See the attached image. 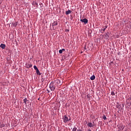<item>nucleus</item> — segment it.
Masks as SVG:
<instances>
[{
	"label": "nucleus",
	"mask_w": 131,
	"mask_h": 131,
	"mask_svg": "<svg viewBox=\"0 0 131 131\" xmlns=\"http://www.w3.org/2000/svg\"><path fill=\"white\" fill-rule=\"evenodd\" d=\"M49 89L51 91H55L56 89V85H55V82L52 81L49 85Z\"/></svg>",
	"instance_id": "1"
},
{
	"label": "nucleus",
	"mask_w": 131,
	"mask_h": 131,
	"mask_svg": "<svg viewBox=\"0 0 131 131\" xmlns=\"http://www.w3.org/2000/svg\"><path fill=\"white\" fill-rule=\"evenodd\" d=\"M62 119H63V122H64V123H66V122H67L68 121V120H70V119H68L67 115L63 116L62 117Z\"/></svg>",
	"instance_id": "2"
},
{
	"label": "nucleus",
	"mask_w": 131,
	"mask_h": 131,
	"mask_svg": "<svg viewBox=\"0 0 131 131\" xmlns=\"http://www.w3.org/2000/svg\"><path fill=\"white\" fill-rule=\"evenodd\" d=\"M118 128H119V130H123V129H124V127H125V126L123 125H117Z\"/></svg>",
	"instance_id": "3"
},
{
	"label": "nucleus",
	"mask_w": 131,
	"mask_h": 131,
	"mask_svg": "<svg viewBox=\"0 0 131 131\" xmlns=\"http://www.w3.org/2000/svg\"><path fill=\"white\" fill-rule=\"evenodd\" d=\"M80 21L82 23H84V24H87V23L89 22V20L86 18H84L82 19H80Z\"/></svg>",
	"instance_id": "4"
},
{
	"label": "nucleus",
	"mask_w": 131,
	"mask_h": 131,
	"mask_svg": "<svg viewBox=\"0 0 131 131\" xmlns=\"http://www.w3.org/2000/svg\"><path fill=\"white\" fill-rule=\"evenodd\" d=\"M26 67H27V68H31V67H32V64L29 63H27L26 64Z\"/></svg>",
	"instance_id": "5"
},
{
	"label": "nucleus",
	"mask_w": 131,
	"mask_h": 131,
	"mask_svg": "<svg viewBox=\"0 0 131 131\" xmlns=\"http://www.w3.org/2000/svg\"><path fill=\"white\" fill-rule=\"evenodd\" d=\"M104 38L105 39H108L109 38V33H106L104 34Z\"/></svg>",
	"instance_id": "6"
},
{
	"label": "nucleus",
	"mask_w": 131,
	"mask_h": 131,
	"mask_svg": "<svg viewBox=\"0 0 131 131\" xmlns=\"http://www.w3.org/2000/svg\"><path fill=\"white\" fill-rule=\"evenodd\" d=\"M32 5L33 6H34V7H35L36 8H37L38 7V4L36 2H33Z\"/></svg>",
	"instance_id": "7"
},
{
	"label": "nucleus",
	"mask_w": 131,
	"mask_h": 131,
	"mask_svg": "<svg viewBox=\"0 0 131 131\" xmlns=\"http://www.w3.org/2000/svg\"><path fill=\"white\" fill-rule=\"evenodd\" d=\"M18 25V23H13L12 24V26L13 27H17V26Z\"/></svg>",
	"instance_id": "8"
},
{
	"label": "nucleus",
	"mask_w": 131,
	"mask_h": 131,
	"mask_svg": "<svg viewBox=\"0 0 131 131\" xmlns=\"http://www.w3.org/2000/svg\"><path fill=\"white\" fill-rule=\"evenodd\" d=\"M88 126H89V127H93L94 126V124H93L92 123H89L88 124H87Z\"/></svg>",
	"instance_id": "9"
},
{
	"label": "nucleus",
	"mask_w": 131,
	"mask_h": 131,
	"mask_svg": "<svg viewBox=\"0 0 131 131\" xmlns=\"http://www.w3.org/2000/svg\"><path fill=\"white\" fill-rule=\"evenodd\" d=\"M72 12L71 10H69L68 11H66V15H69V14H71Z\"/></svg>",
	"instance_id": "10"
},
{
	"label": "nucleus",
	"mask_w": 131,
	"mask_h": 131,
	"mask_svg": "<svg viewBox=\"0 0 131 131\" xmlns=\"http://www.w3.org/2000/svg\"><path fill=\"white\" fill-rule=\"evenodd\" d=\"M58 25V21H54L53 23L52 24V26L54 27V26H56Z\"/></svg>",
	"instance_id": "11"
},
{
	"label": "nucleus",
	"mask_w": 131,
	"mask_h": 131,
	"mask_svg": "<svg viewBox=\"0 0 131 131\" xmlns=\"http://www.w3.org/2000/svg\"><path fill=\"white\" fill-rule=\"evenodd\" d=\"M0 48L4 49L6 48V45L2 43L0 46Z\"/></svg>",
	"instance_id": "12"
},
{
	"label": "nucleus",
	"mask_w": 131,
	"mask_h": 131,
	"mask_svg": "<svg viewBox=\"0 0 131 131\" xmlns=\"http://www.w3.org/2000/svg\"><path fill=\"white\" fill-rule=\"evenodd\" d=\"M95 78L96 76H95V75H93L90 77L91 80H95Z\"/></svg>",
	"instance_id": "13"
},
{
	"label": "nucleus",
	"mask_w": 131,
	"mask_h": 131,
	"mask_svg": "<svg viewBox=\"0 0 131 131\" xmlns=\"http://www.w3.org/2000/svg\"><path fill=\"white\" fill-rule=\"evenodd\" d=\"M36 71L37 75H41V74H40V72H39V70L38 69L36 70Z\"/></svg>",
	"instance_id": "14"
},
{
	"label": "nucleus",
	"mask_w": 131,
	"mask_h": 131,
	"mask_svg": "<svg viewBox=\"0 0 131 131\" xmlns=\"http://www.w3.org/2000/svg\"><path fill=\"white\" fill-rule=\"evenodd\" d=\"M102 118L103 119H104V120H106V119H107V117H106V116L105 115H103Z\"/></svg>",
	"instance_id": "15"
},
{
	"label": "nucleus",
	"mask_w": 131,
	"mask_h": 131,
	"mask_svg": "<svg viewBox=\"0 0 131 131\" xmlns=\"http://www.w3.org/2000/svg\"><path fill=\"white\" fill-rule=\"evenodd\" d=\"M105 30H106V29L104 28V27L101 29V32H102V31H105Z\"/></svg>",
	"instance_id": "16"
},
{
	"label": "nucleus",
	"mask_w": 131,
	"mask_h": 131,
	"mask_svg": "<svg viewBox=\"0 0 131 131\" xmlns=\"http://www.w3.org/2000/svg\"><path fill=\"white\" fill-rule=\"evenodd\" d=\"M28 100H27V98H25V99H24V102L25 104H26V102L28 101Z\"/></svg>",
	"instance_id": "17"
},
{
	"label": "nucleus",
	"mask_w": 131,
	"mask_h": 131,
	"mask_svg": "<svg viewBox=\"0 0 131 131\" xmlns=\"http://www.w3.org/2000/svg\"><path fill=\"white\" fill-rule=\"evenodd\" d=\"M34 69H35V70H38V69L37 68V67H36V66H34Z\"/></svg>",
	"instance_id": "18"
},
{
	"label": "nucleus",
	"mask_w": 131,
	"mask_h": 131,
	"mask_svg": "<svg viewBox=\"0 0 131 131\" xmlns=\"http://www.w3.org/2000/svg\"><path fill=\"white\" fill-rule=\"evenodd\" d=\"M73 131H76V130H77V128H76V127H74L73 128V130H72Z\"/></svg>",
	"instance_id": "19"
},
{
	"label": "nucleus",
	"mask_w": 131,
	"mask_h": 131,
	"mask_svg": "<svg viewBox=\"0 0 131 131\" xmlns=\"http://www.w3.org/2000/svg\"><path fill=\"white\" fill-rule=\"evenodd\" d=\"M111 95H112V96H115V93H114V92H112Z\"/></svg>",
	"instance_id": "20"
},
{
	"label": "nucleus",
	"mask_w": 131,
	"mask_h": 131,
	"mask_svg": "<svg viewBox=\"0 0 131 131\" xmlns=\"http://www.w3.org/2000/svg\"><path fill=\"white\" fill-rule=\"evenodd\" d=\"M59 54H62L63 53V51H62V50H60L59 51Z\"/></svg>",
	"instance_id": "21"
},
{
	"label": "nucleus",
	"mask_w": 131,
	"mask_h": 131,
	"mask_svg": "<svg viewBox=\"0 0 131 131\" xmlns=\"http://www.w3.org/2000/svg\"><path fill=\"white\" fill-rule=\"evenodd\" d=\"M57 82H59L60 85L62 84V83L59 80H58Z\"/></svg>",
	"instance_id": "22"
},
{
	"label": "nucleus",
	"mask_w": 131,
	"mask_h": 131,
	"mask_svg": "<svg viewBox=\"0 0 131 131\" xmlns=\"http://www.w3.org/2000/svg\"><path fill=\"white\" fill-rule=\"evenodd\" d=\"M5 125L4 124L1 125L0 127H4Z\"/></svg>",
	"instance_id": "23"
},
{
	"label": "nucleus",
	"mask_w": 131,
	"mask_h": 131,
	"mask_svg": "<svg viewBox=\"0 0 131 131\" xmlns=\"http://www.w3.org/2000/svg\"><path fill=\"white\" fill-rule=\"evenodd\" d=\"M104 28H105V29L107 28V27H108V26L106 25L104 27H103Z\"/></svg>",
	"instance_id": "24"
},
{
	"label": "nucleus",
	"mask_w": 131,
	"mask_h": 131,
	"mask_svg": "<svg viewBox=\"0 0 131 131\" xmlns=\"http://www.w3.org/2000/svg\"><path fill=\"white\" fill-rule=\"evenodd\" d=\"M104 28H105V29L107 28V27H108V26L106 25L104 27H103Z\"/></svg>",
	"instance_id": "25"
},
{
	"label": "nucleus",
	"mask_w": 131,
	"mask_h": 131,
	"mask_svg": "<svg viewBox=\"0 0 131 131\" xmlns=\"http://www.w3.org/2000/svg\"><path fill=\"white\" fill-rule=\"evenodd\" d=\"M47 91L48 92V93H50V90H49L48 89L47 90Z\"/></svg>",
	"instance_id": "26"
},
{
	"label": "nucleus",
	"mask_w": 131,
	"mask_h": 131,
	"mask_svg": "<svg viewBox=\"0 0 131 131\" xmlns=\"http://www.w3.org/2000/svg\"><path fill=\"white\" fill-rule=\"evenodd\" d=\"M61 51L63 52V51H65V49H62L61 50Z\"/></svg>",
	"instance_id": "27"
},
{
	"label": "nucleus",
	"mask_w": 131,
	"mask_h": 131,
	"mask_svg": "<svg viewBox=\"0 0 131 131\" xmlns=\"http://www.w3.org/2000/svg\"><path fill=\"white\" fill-rule=\"evenodd\" d=\"M88 131H92V130L91 129H89L88 130Z\"/></svg>",
	"instance_id": "28"
},
{
	"label": "nucleus",
	"mask_w": 131,
	"mask_h": 131,
	"mask_svg": "<svg viewBox=\"0 0 131 131\" xmlns=\"http://www.w3.org/2000/svg\"><path fill=\"white\" fill-rule=\"evenodd\" d=\"M77 131H81L80 129H77Z\"/></svg>",
	"instance_id": "29"
},
{
	"label": "nucleus",
	"mask_w": 131,
	"mask_h": 131,
	"mask_svg": "<svg viewBox=\"0 0 131 131\" xmlns=\"http://www.w3.org/2000/svg\"><path fill=\"white\" fill-rule=\"evenodd\" d=\"M67 31H69V30H68Z\"/></svg>",
	"instance_id": "30"
},
{
	"label": "nucleus",
	"mask_w": 131,
	"mask_h": 131,
	"mask_svg": "<svg viewBox=\"0 0 131 131\" xmlns=\"http://www.w3.org/2000/svg\"><path fill=\"white\" fill-rule=\"evenodd\" d=\"M67 31H69V30H68Z\"/></svg>",
	"instance_id": "31"
},
{
	"label": "nucleus",
	"mask_w": 131,
	"mask_h": 131,
	"mask_svg": "<svg viewBox=\"0 0 131 131\" xmlns=\"http://www.w3.org/2000/svg\"><path fill=\"white\" fill-rule=\"evenodd\" d=\"M92 115H91V117H92Z\"/></svg>",
	"instance_id": "32"
}]
</instances>
